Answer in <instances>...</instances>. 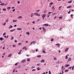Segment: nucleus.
Instances as JSON below:
<instances>
[{"label": "nucleus", "mask_w": 74, "mask_h": 74, "mask_svg": "<svg viewBox=\"0 0 74 74\" xmlns=\"http://www.w3.org/2000/svg\"><path fill=\"white\" fill-rule=\"evenodd\" d=\"M34 15H36V16H40V14H38V13L37 12H35L34 13Z\"/></svg>", "instance_id": "obj_1"}, {"label": "nucleus", "mask_w": 74, "mask_h": 74, "mask_svg": "<svg viewBox=\"0 0 74 74\" xmlns=\"http://www.w3.org/2000/svg\"><path fill=\"white\" fill-rule=\"evenodd\" d=\"M56 45H57V47H58V48H59V47H60V44H59V43H57V44H56Z\"/></svg>", "instance_id": "obj_2"}, {"label": "nucleus", "mask_w": 74, "mask_h": 74, "mask_svg": "<svg viewBox=\"0 0 74 74\" xmlns=\"http://www.w3.org/2000/svg\"><path fill=\"white\" fill-rule=\"evenodd\" d=\"M21 62L22 63H25V62H26V60L24 59V60H23Z\"/></svg>", "instance_id": "obj_3"}, {"label": "nucleus", "mask_w": 74, "mask_h": 74, "mask_svg": "<svg viewBox=\"0 0 74 74\" xmlns=\"http://www.w3.org/2000/svg\"><path fill=\"white\" fill-rule=\"evenodd\" d=\"M71 58H68V62H69V61H71Z\"/></svg>", "instance_id": "obj_4"}, {"label": "nucleus", "mask_w": 74, "mask_h": 74, "mask_svg": "<svg viewBox=\"0 0 74 74\" xmlns=\"http://www.w3.org/2000/svg\"><path fill=\"white\" fill-rule=\"evenodd\" d=\"M69 48H67L65 50V52H67V51H68V50H69Z\"/></svg>", "instance_id": "obj_5"}, {"label": "nucleus", "mask_w": 74, "mask_h": 74, "mask_svg": "<svg viewBox=\"0 0 74 74\" xmlns=\"http://www.w3.org/2000/svg\"><path fill=\"white\" fill-rule=\"evenodd\" d=\"M45 16H46V15L45 14H44L42 16V17H43V18H45Z\"/></svg>", "instance_id": "obj_6"}, {"label": "nucleus", "mask_w": 74, "mask_h": 74, "mask_svg": "<svg viewBox=\"0 0 74 74\" xmlns=\"http://www.w3.org/2000/svg\"><path fill=\"white\" fill-rule=\"evenodd\" d=\"M45 26H48L49 25V24H44Z\"/></svg>", "instance_id": "obj_7"}, {"label": "nucleus", "mask_w": 74, "mask_h": 74, "mask_svg": "<svg viewBox=\"0 0 74 74\" xmlns=\"http://www.w3.org/2000/svg\"><path fill=\"white\" fill-rule=\"evenodd\" d=\"M17 30H21L22 31V29L21 28H17Z\"/></svg>", "instance_id": "obj_8"}, {"label": "nucleus", "mask_w": 74, "mask_h": 74, "mask_svg": "<svg viewBox=\"0 0 74 74\" xmlns=\"http://www.w3.org/2000/svg\"><path fill=\"white\" fill-rule=\"evenodd\" d=\"M15 30V29H14L13 30H10V32H12L13 31H14Z\"/></svg>", "instance_id": "obj_9"}, {"label": "nucleus", "mask_w": 74, "mask_h": 74, "mask_svg": "<svg viewBox=\"0 0 74 74\" xmlns=\"http://www.w3.org/2000/svg\"><path fill=\"white\" fill-rule=\"evenodd\" d=\"M44 60L42 59V61H40V62H42V63H44Z\"/></svg>", "instance_id": "obj_10"}, {"label": "nucleus", "mask_w": 74, "mask_h": 74, "mask_svg": "<svg viewBox=\"0 0 74 74\" xmlns=\"http://www.w3.org/2000/svg\"><path fill=\"white\" fill-rule=\"evenodd\" d=\"M37 58H41V55H38L37 56Z\"/></svg>", "instance_id": "obj_11"}, {"label": "nucleus", "mask_w": 74, "mask_h": 74, "mask_svg": "<svg viewBox=\"0 0 74 74\" xmlns=\"http://www.w3.org/2000/svg\"><path fill=\"white\" fill-rule=\"evenodd\" d=\"M69 66H70V64H66L65 65L66 67H69Z\"/></svg>", "instance_id": "obj_12"}, {"label": "nucleus", "mask_w": 74, "mask_h": 74, "mask_svg": "<svg viewBox=\"0 0 74 74\" xmlns=\"http://www.w3.org/2000/svg\"><path fill=\"white\" fill-rule=\"evenodd\" d=\"M37 70H38H38H41V68H40V67H38L37 68Z\"/></svg>", "instance_id": "obj_13"}, {"label": "nucleus", "mask_w": 74, "mask_h": 74, "mask_svg": "<svg viewBox=\"0 0 74 74\" xmlns=\"http://www.w3.org/2000/svg\"><path fill=\"white\" fill-rule=\"evenodd\" d=\"M22 18V17L21 16H19L18 17V18L19 19V18L21 19V18Z\"/></svg>", "instance_id": "obj_14"}, {"label": "nucleus", "mask_w": 74, "mask_h": 74, "mask_svg": "<svg viewBox=\"0 0 74 74\" xmlns=\"http://www.w3.org/2000/svg\"><path fill=\"white\" fill-rule=\"evenodd\" d=\"M72 3V1H70L68 2V3Z\"/></svg>", "instance_id": "obj_15"}, {"label": "nucleus", "mask_w": 74, "mask_h": 74, "mask_svg": "<svg viewBox=\"0 0 74 74\" xmlns=\"http://www.w3.org/2000/svg\"><path fill=\"white\" fill-rule=\"evenodd\" d=\"M42 52L44 53H46V52H45V50H44L42 51Z\"/></svg>", "instance_id": "obj_16"}, {"label": "nucleus", "mask_w": 74, "mask_h": 74, "mask_svg": "<svg viewBox=\"0 0 74 74\" xmlns=\"http://www.w3.org/2000/svg\"><path fill=\"white\" fill-rule=\"evenodd\" d=\"M69 71V70H66L65 71V73H67V72H68Z\"/></svg>", "instance_id": "obj_17"}, {"label": "nucleus", "mask_w": 74, "mask_h": 74, "mask_svg": "<svg viewBox=\"0 0 74 74\" xmlns=\"http://www.w3.org/2000/svg\"><path fill=\"white\" fill-rule=\"evenodd\" d=\"M0 5H4V3H1L0 4Z\"/></svg>", "instance_id": "obj_18"}, {"label": "nucleus", "mask_w": 74, "mask_h": 74, "mask_svg": "<svg viewBox=\"0 0 74 74\" xmlns=\"http://www.w3.org/2000/svg\"><path fill=\"white\" fill-rule=\"evenodd\" d=\"M13 22H17V20H13Z\"/></svg>", "instance_id": "obj_19"}, {"label": "nucleus", "mask_w": 74, "mask_h": 74, "mask_svg": "<svg viewBox=\"0 0 74 74\" xmlns=\"http://www.w3.org/2000/svg\"><path fill=\"white\" fill-rule=\"evenodd\" d=\"M11 55H12V54H9L8 56V57H11Z\"/></svg>", "instance_id": "obj_20"}, {"label": "nucleus", "mask_w": 74, "mask_h": 74, "mask_svg": "<svg viewBox=\"0 0 74 74\" xmlns=\"http://www.w3.org/2000/svg\"><path fill=\"white\" fill-rule=\"evenodd\" d=\"M26 34H28V35H29L30 33L29 32H26Z\"/></svg>", "instance_id": "obj_21"}, {"label": "nucleus", "mask_w": 74, "mask_h": 74, "mask_svg": "<svg viewBox=\"0 0 74 74\" xmlns=\"http://www.w3.org/2000/svg\"><path fill=\"white\" fill-rule=\"evenodd\" d=\"M3 38H2V37H1L0 38V40H1V41L3 40Z\"/></svg>", "instance_id": "obj_22"}, {"label": "nucleus", "mask_w": 74, "mask_h": 74, "mask_svg": "<svg viewBox=\"0 0 74 74\" xmlns=\"http://www.w3.org/2000/svg\"><path fill=\"white\" fill-rule=\"evenodd\" d=\"M12 26L11 25L9 27V29H10V28H12Z\"/></svg>", "instance_id": "obj_23"}, {"label": "nucleus", "mask_w": 74, "mask_h": 74, "mask_svg": "<svg viewBox=\"0 0 74 74\" xmlns=\"http://www.w3.org/2000/svg\"><path fill=\"white\" fill-rule=\"evenodd\" d=\"M27 61H28V62H30V58H28L27 59Z\"/></svg>", "instance_id": "obj_24"}, {"label": "nucleus", "mask_w": 74, "mask_h": 74, "mask_svg": "<svg viewBox=\"0 0 74 74\" xmlns=\"http://www.w3.org/2000/svg\"><path fill=\"white\" fill-rule=\"evenodd\" d=\"M71 5H70V6H68L67 7V8H71Z\"/></svg>", "instance_id": "obj_25"}, {"label": "nucleus", "mask_w": 74, "mask_h": 74, "mask_svg": "<svg viewBox=\"0 0 74 74\" xmlns=\"http://www.w3.org/2000/svg\"><path fill=\"white\" fill-rule=\"evenodd\" d=\"M53 38H52L51 40V41H53Z\"/></svg>", "instance_id": "obj_26"}, {"label": "nucleus", "mask_w": 74, "mask_h": 74, "mask_svg": "<svg viewBox=\"0 0 74 74\" xmlns=\"http://www.w3.org/2000/svg\"><path fill=\"white\" fill-rule=\"evenodd\" d=\"M68 57L66 55V56L65 59H68Z\"/></svg>", "instance_id": "obj_27"}, {"label": "nucleus", "mask_w": 74, "mask_h": 74, "mask_svg": "<svg viewBox=\"0 0 74 74\" xmlns=\"http://www.w3.org/2000/svg\"><path fill=\"white\" fill-rule=\"evenodd\" d=\"M7 9H8V10H9V9H11V7H8Z\"/></svg>", "instance_id": "obj_28"}, {"label": "nucleus", "mask_w": 74, "mask_h": 74, "mask_svg": "<svg viewBox=\"0 0 74 74\" xmlns=\"http://www.w3.org/2000/svg\"><path fill=\"white\" fill-rule=\"evenodd\" d=\"M26 48V47H24L23 48H22V49H25Z\"/></svg>", "instance_id": "obj_29"}, {"label": "nucleus", "mask_w": 74, "mask_h": 74, "mask_svg": "<svg viewBox=\"0 0 74 74\" xmlns=\"http://www.w3.org/2000/svg\"><path fill=\"white\" fill-rule=\"evenodd\" d=\"M3 11H6V9H3Z\"/></svg>", "instance_id": "obj_30"}, {"label": "nucleus", "mask_w": 74, "mask_h": 74, "mask_svg": "<svg viewBox=\"0 0 74 74\" xmlns=\"http://www.w3.org/2000/svg\"><path fill=\"white\" fill-rule=\"evenodd\" d=\"M49 74H51V71H49Z\"/></svg>", "instance_id": "obj_31"}, {"label": "nucleus", "mask_w": 74, "mask_h": 74, "mask_svg": "<svg viewBox=\"0 0 74 74\" xmlns=\"http://www.w3.org/2000/svg\"><path fill=\"white\" fill-rule=\"evenodd\" d=\"M52 4H53V3H52V2L51 3H50V5H52Z\"/></svg>", "instance_id": "obj_32"}, {"label": "nucleus", "mask_w": 74, "mask_h": 74, "mask_svg": "<svg viewBox=\"0 0 74 74\" xmlns=\"http://www.w3.org/2000/svg\"><path fill=\"white\" fill-rule=\"evenodd\" d=\"M54 60H56V59H57L56 58L54 57Z\"/></svg>", "instance_id": "obj_33"}, {"label": "nucleus", "mask_w": 74, "mask_h": 74, "mask_svg": "<svg viewBox=\"0 0 74 74\" xmlns=\"http://www.w3.org/2000/svg\"><path fill=\"white\" fill-rule=\"evenodd\" d=\"M18 63H16L15 64V66H17V65H18Z\"/></svg>", "instance_id": "obj_34"}, {"label": "nucleus", "mask_w": 74, "mask_h": 74, "mask_svg": "<svg viewBox=\"0 0 74 74\" xmlns=\"http://www.w3.org/2000/svg\"><path fill=\"white\" fill-rule=\"evenodd\" d=\"M42 29H43L44 30H46V29H45V28H44V27H43L42 28Z\"/></svg>", "instance_id": "obj_35"}, {"label": "nucleus", "mask_w": 74, "mask_h": 74, "mask_svg": "<svg viewBox=\"0 0 74 74\" xmlns=\"http://www.w3.org/2000/svg\"><path fill=\"white\" fill-rule=\"evenodd\" d=\"M6 33L5 32L3 34V36H5V35Z\"/></svg>", "instance_id": "obj_36"}, {"label": "nucleus", "mask_w": 74, "mask_h": 74, "mask_svg": "<svg viewBox=\"0 0 74 74\" xmlns=\"http://www.w3.org/2000/svg\"><path fill=\"white\" fill-rule=\"evenodd\" d=\"M5 24H6V23H4V24L3 25V26H5Z\"/></svg>", "instance_id": "obj_37"}, {"label": "nucleus", "mask_w": 74, "mask_h": 74, "mask_svg": "<svg viewBox=\"0 0 74 74\" xmlns=\"http://www.w3.org/2000/svg\"><path fill=\"white\" fill-rule=\"evenodd\" d=\"M52 8H53V10H55V8H54V6H52Z\"/></svg>", "instance_id": "obj_38"}, {"label": "nucleus", "mask_w": 74, "mask_h": 74, "mask_svg": "<svg viewBox=\"0 0 74 74\" xmlns=\"http://www.w3.org/2000/svg\"><path fill=\"white\" fill-rule=\"evenodd\" d=\"M51 13H53V12H49V13H48V14H51Z\"/></svg>", "instance_id": "obj_39"}, {"label": "nucleus", "mask_w": 74, "mask_h": 74, "mask_svg": "<svg viewBox=\"0 0 74 74\" xmlns=\"http://www.w3.org/2000/svg\"><path fill=\"white\" fill-rule=\"evenodd\" d=\"M16 45H12V47H16Z\"/></svg>", "instance_id": "obj_40"}, {"label": "nucleus", "mask_w": 74, "mask_h": 74, "mask_svg": "<svg viewBox=\"0 0 74 74\" xmlns=\"http://www.w3.org/2000/svg\"><path fill=\"white\" fill-rule=\"evenodd\" d=\"M32 23H33V24H34L35 23V21H33L32 22Z\"/></svg>", "instance_id": "obj_41"}, {"label": "nucleus", "mask_w": 74, "mask_h": 74, "mask_svg": "<svg viewBox=\"0 0 74 74\" xmlns=\"http://www.w3.org/2000/svg\"><path fill=\"white\" fill-rule=\"evenodd\" d=\"M8 4V3H6L4 5L5 6H6Z\"/></svg>", "instance_id": "obj_42"}, {"label": "nucleus", "mask_w": 74, "mask_h": 74, "mask_svg": "<svg viewBox=\"0 0 74 74\" xmlns=\"http://www.w3.org/2000/svg\"><path fill=\"white\" fill-rule=\"evenodd\" d=\"M32 71H36V69H33L32 70Z\"/></svg>", "instance_id": "obj_43"}, {"label": "nucleus", "mask_w": 74, "mask_h": 74, "mask_svg": "<svg viewBox=\"0 0 74 74\" xmlns=\"http://www.w3.org/2000/svg\"><path fill=\"white\" fill-rule=\"evenodd\" d=\"M15 11V9H14L12 10V11L13 12H14V11Z\"/></svg>", "instance_id": "obj_44"}, {"label": "nucleus", "mask_w": 74, "mask_h": 74, "mask_svg": "<svg viewBox=\"0 0 74 74\" xmlns=\"http://www.w3.org/2000/svg\"><path fill=\"white\" fill-rule=\"evenodd\" d=\"M62 16H61V17H59V19H62Z\"/></svg>", "instance_id": "obj_45"}, {"label": "nucleus", "mask_w": 74, "mask_h": 74, "mask_svg": "<svg viewBox=\"0 0 74 74\" xmlns=\"http://www.w3.org/2000/svg\"><path fill=\"white\" fill-rule=\"evenodd\" d=\"M31 17H33V13L31 14Z\"/></svg>", "instance_id": "obj_46"}, {"label": "nucleus", "mask_w": 74, "mask_h": 74, "mask_svg": "<svg viewBox=\"0 0 74 74\" xmlns=\"http://www.w3.org/2000/svg\"><path fill=\"white\" fill-rule=\"evenodd\" d=\"M38 11H40V10H38L36 12H38Z\"/></svg>", "instance_id": "obj_47"}, {"label": "nucleus", "mask_w": 74, "mask_h": 74, "mask_svg": "<svg viewBox=\"0 0 74 74\" xmlns=\"http://www.w3.org/2000/svg\"><path fill=\"white\" fill-rule=\"evenodd\" d=\"M64 66H62V70H63V68H64Z\"/></svg>", "instance_id": "obj_48"}, {"label": "nucleus", "mask_w": 74, "mask_h": 74, "mask_svg": "<svg viewBox=\"0 0 74 74\" xmlns=\"http://www.w3.org/2000/svg\"><path fill=\"white\" fill-rule=\"evenodd\" d=\"M71 68H72V67L71 66H70L69 69H71Z\"/></svg>", "instance_id": "obj_49"}, {"label": "nucleus", "mask_w": 74, "mask_h": 74, "mask_svg": "<svg viewBox=\"0 0 74 74\" xmlns=\"http://www.w3.org/2000/svg\"><path fill=\"white\" fill-rule=\"evenodd\" d=\"M40 64H37V66H39V65H40Z\"/></svg>", "instance_id": "obj_50"}, {"label": "nucleus", "mask_w": 74, "mask_h": 74, "mask_svg": "<svg viewBox=\"0 0 74 74\" xmlns=\"http://www.w3.org/2000/svg\"><path fill=\"white\" fill-rule=\"evenodd\" d=\"M21 43H18L19 45H21Z\"/></svg>", "instance_id": "obj_51"}, {"label": "nucleus", "mask_w": 74, "mask_h": 74, "mask_svg": "<svg viewBox=\"0 0 74 74\" xmlns=\"http://www.w3.org/2000/svg\"><path fill=\"white\" fill-rule=\"evenodd\" d=\"M18 55H21V53L19 52L18 53Z\"/></svg>", "instance_id": "obj_52"}, {"label": "nucleus", "mask_w": 74, "mask_h": 74, "mask_svg": "<svg viewBox=\"0 0 74 74\" xmlns=\"http://www.w3.org/2000/svg\"><path fill=\"white\" fill-rule=\"evenodd\" d=\"M18 4H19V3H20V2L19 1H18Z\"/></svg>", "instance_id": "obj_53"}, {"label": "nucleus", "mask_w": 74, "mask_h": 74, "mask_svg": "<svg viewBox=\"0 0 74 74\" xmlns=\"http://www.w3.org/2000/svg\"><path fill=\"white\" fill-rule=\"evenodd\" d=\"M73 14H71V15H70V16H73Z\"/></svg>", "instance_id": "obj_54"}, {"label": "nucleus", "mask_w": 74, "mask_h": 74, "mask_svg": "<svg viewBox=\"0 0 74 74\" xmlns=\"http://www.w3.org/2000/svg\"><path fill=\"white\" fill-rule=\"evenodd\" d=\"M12 39H14V37H12V38L11 39V40H12Z\"/></svg>", "instance_id": "obj_55"}, {"label": "nucleus", "mask_w": 74, "mask_h": 74, "mask_svg": "<svg viewBox=\"0 0 74 74\" xmlns=\"http://www.w3.org/2000/svg\"><path fill=\"white\" fill-rule=\"evenodd\" d=\"M21 51H22V50H21L20 51H19V52L21 53Z\"/></svg>", "instance_id": "obj_56"}, {"label": "nucleus", "mask_w": 74, "mask_h": 74, "mask_svg": "<svg viewBox=\"0 0 74 74\" xmlns=\"http://www.w3.org/2000/svg\"><path fill=\"white\" fill-rule=\"evenodd\" d=\"M72 70H74V68H73V67H72Z\"/></svg>", "instance_id": "obj_57"}, {"label": "nucleus", "mask_w": 74, "mask_h": 74, "mask_svg": "<svg viewBox=\"0 0 74 74\" xmlns=\"http://www.w3.org/2000/svg\"><path fill=\"white\" fill-rule=\"evenodd\" d=\"M42 74H45V72H44V73H42Z\"/></svg>", "instance_id": "obj_58"}, {"label": "nucleus", "mask_w": 74, "mask_h": 74, "mask_svg": "<svg viewBox=\"0 0 74 74\" xmlns=\"http://www.w3.org/2000/svg\"><path fill=\"white\" fill-rule=\"evenodd\" d=\"M14 27H16V25H14Z\"/></svg>", "instance_id": "obj_59"}, {"label": "nucleus", "mask_w": 74, "mask_h": 74, "mask_svg": "<svg viewBox=\"0 0 74 74\" xmlns=\"http://www.w3.org/2000/svg\"><path fill=\"white\" fill-rule=\"evenodd\" d=\"M70 11H69V12L68 13L69 14H70Z\"/></svg>", "instance_id": "obj_60"}, {"label": "nucleus", "mask_w": 74, "mask_h": 74, "mask_svg": "<svg viewBox=\"0 0 74 74\" xmlns=\"http://www.w3.org/2000/svg\"><path fill=\"white\" fill-rule=\"evenodd\" d=\"M62 74H63V70H62Z\"/></svg>", "instance_id": "obj_61"}, {"label": "nucleus", "mask_w": 74, "mask_h": 74, "mask_svg": "<svg viewBox=\"0 0 74 74\" xmlns=\"http://www.w3.org/2000/svg\"><path fill=\"white\" fill-rule=\"evenodd\" d=\"M33 44V42H32L31 43H30V45H32Z\"/></svg>", "instance_id": "obj_62"}, {"label": "nucleus", "mask_w": 74, "mask_h": 74, "mask_svg": "<svg viewBox=\"0 0 74 74\" xmlns=\"http://www.w3.org/2000/svg\"><path fill=\"white\" fill-rule=\"evenodd\" d=\"M62 7V6H60V7H59V8H61Z\"/></svg>", "instance_id": "obj_63"}, {"label": "nucleus", "mask_w": 74, "mask_h": 74, "mask_svg": "<svg viewBox=\"0 0 74 74\" xmlns=\"http://www.w3.org/2000/svg\"><path fill=\"white\" fill-rule=\"evenodd\" d=\"M12 8L13 9H14V7H12Z\"/></svg>", "instance_id": "obj_64"}]
</instances>
